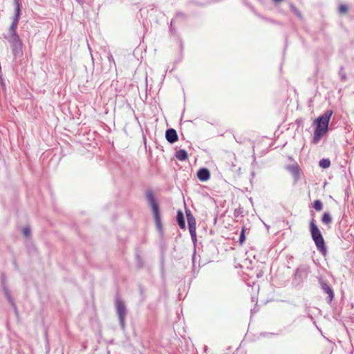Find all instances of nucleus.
<instances>
[{"label":"nucleus","instance_id":"nucleus-1","mask_svg":"<svg viewBox=\"0 0 354 354\" xmlns=\"http://www.w3.org/2000/svg\"><path fill=\"white\" fill-rule=\"evenodd\" d=\"M333 115L331 110H327L322 115L319 116L315 122L317 124L316 129L314 132L313 142L317 144L322 137L328 129V124L330 119Z\"/></svg>","mask_w":354,"mask_h":354},{"label":"nucleus","instance_id":"nucleus-2","mask_svg":"<svg viewBox=\"0 0 354 354\" xmlns=\"http://www.w3.org/2000/svg\"><path fill=\"white\" fill-rule=\"evenodd\" d=\"M309 230L312 239L314 241L315 245L317 247V249L323 254H326V248L325 246L324 239L321 233V231L316 225L315 219L313 218L311 219L310 221Z\"/></svg>","mask_w":354,"mask_h":354},{"label":"nucleus","instance_id":"nucleus-3","mask_svg":"<svg viewBox=\"0 0 354 354\" xmlns=\"http://www.w3.org/2000/svg\"><path fill=\"white\" fill-rule=\"evenodd\" d=\"M4 39L10 44L15 59L21 57L23 55V42L19 35L4 37Z\"/></svg>","mask_w":354,"mask_h":354},{"label":"nucleus","instance_id":"nucleus-4","mask_svg":"<svg viewBox=\"0 0 354 354\" xmlns=\"http://www.w3.org/2000/svg\"><path fill=\"white\" fill-rule=\"evenodd\" d=\"M147 198L149 204L152 210V213H153V215L154 217L156 227L159 231H161L162 223H161L160 215V212H159V207L156 201V198L153 196V192H148L147 193Z\"/></svg>","mask_w":354,"mask_h":354},{"label":"nucleus","instance_id":"nucleus-5","mask_svg":"<svg viewBox=\"0 0 354 354\" xmlns=\"http://www.w3.org/2000/svg\"><path fill=\"white\" fill-rule=\"evenodd\" d=\"M115 307L121 328L124 329L127 308L124 301H122L119 297L115 299Z\"/></svg>","mask_w":354,"mask_h":354},{"label":"nucleus","instance_id":"nucleus-6","mask_svg":"<svg viewBox=\"0 0 354 354\" xmlns=\"http://www.w3.org/2000/svg\"><path fill=\"white\" fill-rule=\"evenodd\" d=\"M186 216L189 226V233L194 243L196 241V219L190 210H186Z\"/></svg>","mask_w":354,"mask_h":354},{"label":"nucleus","instance_id":"nucleus-7","mask_svg":"<svg viewBox=\"0 0 354 354\" xmlns=\"http://www.w3.org/2000/svg\"><path fill=\"white\" fill-rule=\"evenodd\" d=\"M319 283L323 291L328 295V302H330L334 297L333 289L326 281L323 280H319Z\"/></svg>","mask_w":354,"mask_h":354},{"label":"nucleus","instance_id":"nucleus-8","mask_svg":"<svg viewBox=\"0 0 354 354\" xmlns=\"http://www.w3.org/2000/svg\"><path fill=\"white\" fill-rule=\"evenodd\" d=\"M165 138L169 143H174L178 140V135L176 131L174 129H169L166 131Z\"/></svg>","mask_w":354,"mask_h":354},{"label":"nucleus","instance_id":"nucleus-9","mask_svg":"<svg viewBox=\"0 0 354 354\" xmlns=\"http://www.w3.org/2000/svg\"><path fill=\"white\" fill-rule=\"evenodd\" d=\"M18 24L19 22L17 21H12V23L9 28H8L6 33L3 34V37L19 35L17 32Z\"/></svg>","mask_w":354,"mask_h":354},{"label":"nucleus","instance_id":"nucleus-10","mask_svg":"<svg viewBox=\"0 0 354 354\" xmlns=\"http://www.w3.org/2000/svg\"><path fill=\"white\" fill-rule=\"evenodd\" d=\"M197 177L201 181H206L210 178V173L206 168H202L198 170Z\"/></svg>","mask_w":354,"mask_h":354},{"label":"nucleus","instance_id":"nucleus-11","mask_svg":"<svg viewBox=\"0 0 354 354\" xmlns=\"http://www.w3.org/2000/svg\"><path fill=\"white\" fill-rule=\"evenodd\" d=\"M14 3H15V15L12 17V21H15L19 22V19H20V16L21 14V6L19 2V0H14Z\"/></svg>","mask_w":354,"mask_h":354},{"label":"nucleus","instance_id":"nucleus-12","mask_svg":"<svg viewBox=\"0 0 354 354\" xmlns=\"http://www.w3.org/2000/svg\"><path fill=\"white\" fill-rule=\"evenodd\" d=\"M176 221L178 222V225L180 226V227L181 229H185V219H184V215H183V212L180 210H179L177 212Z\"/></svg>","mask_w":354,"mask_h":354},{"label":"nucleus","instance_id":"nucleus-13","mask_svg":"<svg viewBox=\"0 0 354 354\" xmlns=\"http://www.w3.org/2000/svg\"><path fill=\"white\" fill-rule=\"evenodd\" d=\"M176 157L179 160H185L187 158V153L184 149H180L176 152Z\"/></svg>","mask_w":354,"mask_h":354},{"label":"nucleus","instance_id":"nucleus-14","mask_svg":"<svg viewBox=\"0 0 354 354\" xmlns=\"http://www.w3.org/2000/svg\"><path fill=\"white\" fill-rule=\"evenodd\" d=\"M322 221L324 224L328 225L332 222V217L328 212H325L322 218Z\"/></svg>","mask_w":354,"mask_h":354},{"label":"nucleus","instance_id":"nucleus-15","mask_svg":"<svg viewBox=\"0 0 354 354\" xmlns=\"http://www.w3.org/2000/svg\"><path fill=\"white\" fill-rule=\"evenodd\" d=\"M330 162L328 159H322L319 161V166L324 169H326L330 167Z\"/></svg>","mask_w":354,"mask_h":354},{"label":"nucleus","instance_id":"nucleus-16","mask_svg":"<svg viewBox=\"0 0 354 354\" xmlns=\"http://www.w3.org/2000/svg\"><path fill=\"white\" fill-rule=\"evenodd\" d=\"M313 207L317 211H321L323 208V204H322V201L319 200H316L313 203Z\"/></svg>","mask_w":354,"mask_h":354},{"label":"nucleus","instance_id":"nucleus-17","mask_svg":"<svg viewBox=\"0 0 354 354\" xmlns=\"http://www.w3.org/2000/svg\"><path fill=\"white\" fill-rule=\"evenodd\" d=\"M3 291H4L6 297H7L8 300L9 301V302L12 306H14V301H13V300H12V299L11 297V294H10V291L6 287H3Z\"/></svg>","mask_w":354,"mask_h":354},{"label":"nucleus","instance_id":"nucleus-18","mask_svg":"<svg viewBox=\"0 0 354 354\" xmlns=\"http://www.w3.org/2000/svg\"><path fill=\"white\" fill-rule=\"evenodd\" d=\"M107 57H108V59H109V66H110V68L115 67V63L114 59L113 57V55H111V53L110 52L108 53Z\"/></svg>","mask_w":354,"mask_h":354},{"label":"nucleus","instance_id":"nucleus-19","mask_svg":"<svg viewBox=\"0 0 354 354\" xmlns=\"http://www.w3.org/2000/svg\"><path fill=\"white\" fill-rule=\"evenodd\" d=\"M290 7L292 11L295 13V15H296L299 18L301 17V14L293 4L290 3Z\"/></svg>","mask_w":354,"mask_h":354},{"label":"nucleus","instance_id":"nucleus-20","mask_svg":"<svg viewBox=\"0 0 354 354\" xmlns=\"http://www.w3.org/2000/svg\"><path fill=\"white\" fill-rule=\"evenodd\" d=\"M245 228L243 227L241 232L240 234V236H239V243L241 245L244 243V241L245 240Z\"/></svg>","mask_w":354,"mask_h":354},{"label":"nucleus","instance_id":"nucleus-21","mask_svg":"<svg viewBox=\"0 0 354 354\" xmlns=\"http://www.w3.org/2000/svg\"><path fill=\"white\" fill-rule=\"evenodd\" d=\"M348 10V8L345 5H341L339 8V11L341 13H345Z\"/></svg>","mask_w":354,"mask_h":354},{"label":"nucleus","instance_id":"nucleus-22","mask_svg":"<svg viewBox=\"0 0 354 354\" xmlns=\"http://www.w3.org/2000/svg\"><path fill=\"white\" fill-rule=\"evenodd\" d=\"M23 233L24 236H28L30 234V229L29 227H25L23 230Z\"/></svg>","mask_w":354,"mask_h":354},{"label":"nucleus","instance_id":"nucleus-23","mask_svg":"<svg viewBox=\"0 0 354 354\" xmlns=\"http://www.w3.org/2000/svg\"><path fill=\"white\" fill-rule=\"evenodd\" d=\"M290 169L294 174H296L298 173V168L297 167H290Z\"/></svg>","mask_w":354,"mask_h":354},{"label":"nucleus","instance_id":"nucleus-24","mask_svg":"<svg viewBox=\"0 0 354 354\" xmlns=\"http://www.w3.org/2000/svg\"><path fill=\"white\" fill-rule=\"evenodd\" d=\"M76 1H78V2H80V1H81V0H76Z\"/></svg>","mask_w":354,"mask_h":354}]
</instances>
